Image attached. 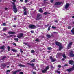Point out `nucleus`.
<instances>
[{"instance_id": "72a5a7b5", "label": "nucleus", "mask_w": 74, "mask_h": 74, "mask_svg": "<svg viewBox=\"0 0 74 74\" xmlns=\"http://www.w3.org/2000/svg\"><path fill=\"white\" fill-rule=\"evenodd\" d=\"M8 29H7L6 28H4L3 29V32L4 31H5V30H8Z\"/></svg>"}, {"instance_id": "680f3d73", "label": "nucleus", "mask_w": 74, "mask_h": 74, "mask_svg": "<svg viewBox=\"0 0 74 74\" xmlns=\"http://www.w3.org/2000/svg\"><path fill=\"white\" fill-rule=\"evenodd\" d=\"M5 9V10H8V8H7V7H6Z\"/></svg>"}, {"instance_id": "864d4df0", "label": "nucleus", "mask_w": 74, "mask_h": 74, "mask_svg": "<svg viewBox=\"0 0 74 74\" xmlns=\"http://www.w3.org/2000/svg\"><path fill=\"white\" fill-rule=\"evenodd\" d=\"M13 27H16V25H13Z\"/></svg>"}, {"instance_id": "052dcab7", "label": "nucleus", "mask_w": 74, "mask_h": 74, "mask_svg": "<svg viewBox=\"0 0 74 74\" xmlns=\"http://www.w3.org/2000/svg\"><path fill=\"white\" fill-rule=\"evenodd\" d=\"M62 60L64 61V60H65V59L64 58H62Z\"/></svg>"}, {"instance_id": "5fc2aeb1", "label": "nucleus", "mask_w": 74, "mask_h": 74, "mask_svg": "<svg viewBox=\"0 0 74 74\" xmlns=\"http://www.w3.org/2000/svg\"><path fill=\"white\" fill-rule=\"evenodd\" d=\"M13 45H15V46H16V43H13Z\"/></svg>"}, {"instance_id": "4c0bfd02", "label": "nucleus", "mask_w": 74, "mask_h": 74, "mask_svg": "<svg viewBox=\"0 0 74 74\" xmlns=\"http://www.w3.org/2000/svg\"><path fill=\"white\" fill-rule=\"evenodd\" d=\"M52 29H56V27H54L53 26H52L51 27Z\"/></svg>"}, {"instance_id": "ddd939ff", "label": "nucleus", "mask_w": 74, "mask_h": 74, "mask_svg": "<svg viewBox=\"0 0 74 74\" xmlns=\"http://www.w3.org/2000/svg\"><path fill=\"white\" fill-rule=\"evenodd\" d=\"M27 64H28L29 65H30V66H32V67H34V64L33 63L30 64V63H27Z\"/></svg>"}, {"instance_id": "e433bc0d", "label": "nucleus", "mask_w": 74, "mask_h": 74, "mask_svg": "<svg viewBox=\"0 0 74 74\" xmlns=\"http://www.w3.org/2000/svg\"><path fill=\"white\" fill-rule=\"evenodd\" d=\"M6 72L7 73H10L11 72V70H8L6 71Z\"/></svg>"}, {"instance_id": "39448f33", "label": "nucleus", "mask_w": 74, "mask_h": 74, "mask_svg": "<svg viewBox=\"0 0 74 74\" xmlns=\"http://www.w3.org/2000/svg\"><path fill=\"white\" fill-rule=\"evenodd\" d=\"M62 4V2H56L54 4V5H60Z\"/></svg>"}, {"instance_id": "0e129e2a", "label": "nucleus", "mask_w": 74, "mask_h": 74, "mask_svg": "<svg viewBox=\"0 0 74 74\" xmlns=\"http://www.w3.org/2000/svg\"><path fill=\"white\" fill-rule=\"evenodd\" d=\"M27 46H28V47H30V45H27Z\"/></svg>"}, {"instance_id": "603ef678", "label": "nucleus", "mask_w": 74, "mask_h": 74, "mask_svg": "<svg viewBox=\"0 0 74 74\" xmlns=\"http://www.w3.org/2000/svg\"><path fill=\"white\" fill-rule=\"evenodd\" d=\"M28 1V0H25V3H27Z\"/></svg>"}, {"instance_id": "c85d7f7f", "label": "nucleus", "mask_w": 74, "mask_h": 74, "mask_svg": "<svg viewBox=\"0 0 74 74\" xmlns=\"http://www.w3.org/2000/svg\"><path fill=\"white\" fill-rule=\"evenodd\" d=\"M6 58V56L3 57L1 59L2 60H4V59H5Z\"/></svg>"}, {"instance_id": "9d476101", "label": "nucleus", "mask_w": 74, "mask_h": 74, "mask_svg": "<svg viewBox=\"0 0 74 74\" xmlns=\"http://www.w3.org/2000/svg\"><path fill=\"white\" fill-rule=\"evenodd\" d=\"M12 3L13 4V9H17V8H16V7L15 5V3L12 2Z\"/></svg>"}, {"instance_id": "473e14b6", "label": "nucleus", "mask_w": 74, "mask_h": 74, "mask_svg": "<svg viewBox=\"0 0 74 74\" xmlns=\"http://www.w3.org/2000/svg\"><path fill=\"white\" fill-rule=\"evenodd\" d=\"M24 15H27V12L26 11H24Z\"/></svg>"}, {"instance_id": "f8f14e48", "label": "nucleus", "mask_w": 74, "mask_h": 74, "mask_svg": "<svg viewBox=\"0 0 74 74\" xmlns=\"http://www.w3.org/2000/svg\"><path fill=\"white\" fill-rule=\"evenodd\" d=\"M69 63L71 65H73L74 64V61L73 60H70L69 61Z\"/></svg>"}, {"instance_id": "aec40b11", "label": "nucleus", "mask_w": 74, "mask_h": 74, "mask_svg": "<svg viewBox=\"0 0 74 74\" xmlns=\"http://www.w3.org/2000/svg\"><path fill=\"white\" fill-rule=\"evenodd\" d=\"M62 56H63V57L64 58V59H66L67 58V56H66V55H65V54L64 53L62 55Z\"/></svg>"}, {"instance_id": "2eb2a0df", "label": "nucleus", "mask_w": 74, "mask_h": 74, "mask_svg": "<svg viewBox=\"0 0 74 74\" xmlns=\"http://www.w3.org/2000/svg\"><path fill=\"white\" fill-rule=\"evenodd\" d=\"M19 71H21V70H17L15 71H14L13 72V74H16V72H19Z\"/></svg>"}, {"instance_id": "a19ab883", "label": "nucleus", "mask_w": 74, "mask_h": 74, "mask_svg": "<svg viewBox=\"0 0 74 74\" xmlns=\"http://www.w3.org/2000/svg\"><path fill=\"white\" fill-rule=\"evenodd\" d=\"M71 28V27L70 26H69L68 27V29H70Z\"/></svg>"}, {"instance_id": "cd10ccee", "label": "nucleus", "mask_w": 74, "mask_h": 74, "mask_svg": "<svg viewBox=\"0 0 74 74\" xmlns=\"http://www.w3.org/2000/svg\"><path fill=\"white\" fill-rule=\"evenodd\" d=\"M34 52H35V51H34V50H32L31 51V53H34Z\"/></svg>"}, {"instance_id": "8fccbe9b", "label": "nucleus", "mask_w": 74, "mask_h": 74, "mask_svg": "<svg viewBox=\"0 0 74 74\" xmlns=\"http://www.w3.org/2000/svg\"><path fill=\"white\" fill-rule=\"evenodd\" d=\"M33 74H36V72H33L32 73Z\"/></svg>"}, {"instance_id": "c756f323", "label": "nucleus", "mask_w": 74, "mask_h": 74, "mask_svg": "<svg viewBox=\"0 0 74 74\" xmlns=\"http://www.w3.org/2000/svg\"><path fill=\"white\" fill-rule=\"evenodd\" d=\"M48 14V12H45L43 13V15H47Z\"/></svg>"}, {"instance_id": "1a4fd4ad", "label": "nucleus", "mask_w": 74, "mask_h": 74, "mask_svg": "<svg viewBox=\"0 0 74 74\" xmlns=\"http://www.w3.org/2000/svg\"><path fill=\"white\" fill-rule=\"evenodd\" d=\"M70 5V4L69 3H66V5L65 6V8L66 10H67L69 7V6Z\"/></svg>"}, {"instance_id": "de8ad7c7", "label": "nucleus", "mask_w": 74, "mask_h": 74, "mask_svg": "<svg viewBox=\"0 0 74 74\" xmlns=\"http://www.w3.org/2000/svg\"><path fill=\"white\" fill-rule=\"evenodd\" d=\"M30 32L31 33H34V31H31Z\"/></svg>"}, {"instance_id": "f704fd0d", "label": "nucleus", "mask_w": 74, "mask_h": 74, "mask_svg": "<svg viewBox=\"0 0 74 74\" xmlns=\"http://www.w3.org/2000/svg\"><path fill=\"white\" fill-rule=\"evenodd\" d=\"M14 40H15V41H19V39H18V38H15L14 39Z\"/></svg>"}, {"instance_id": "2f4dec72", "label": "nucleus", "mask_w": 74, "mask_h": 74, "mask_svg": "<svg viewBox=\"0 0 74 74\" xmlns=\"http://www.w3.org/2000/svg\"><path fill=\"white\" fill-rule=\"evenodd\" d=\"M36 60V59L35 58H34L33 59V60H32L31 61V62H35V61Z\"/></svg>"}, {"instance_id": "6e6552de", "label": "nucleus", "mask_w": 74, "mask_h": 74, "mask_svg": "<svg viewBox=\"0 0 74 74\" xmlns=\"http://www.w3.org/2000/svg\"><path fill=\"white\" fill-rule=\"evenodd\" d=\"M73 42H70L68 45L67 46V48L68 49H69L71 48V45H72Z\"/></svg>"}, {"instance_id": "e2e57ef3", "label": "nucleus", "mask_w": 74, "mask_h": 74, "mask_svg": "<svg viewBox=\"0 0 74 74\" xmlns=\"http://www.w3.org/2000/svg\"><path fill=\"white\" fill-rule=\"evenodd\" d=\"M47 52L49 53H51V51H47Z\"/></svg>"}, {"instance_id": "37998d69", "label": "nucleus", "mask_w": 74, "mask_h": 74, "mask_svg": "<svg viewBox=\"0 0 74 74\" xmlns=\"http://www.w3.org/2000/svg\"><path fill=\"white\" fill-rule=\"evenodd\" d=\"M20 52H21V53H23V51H22V49H20Z\"/></svg>"}, {"instance_id": "423d86ee", "label": "nucleus", "mask_w": 74, "mask_h": 74, "mask_svg": "<svg viewBox=\"0 0 74 74\" xmlns=\"http://www.w3.org/2000/svg\"><path fill=\"white\" fill-rule=\"evenodd\" d=\"M49 59H51V62H54L55 61H56V59L55 58H53V57L52 56H51L49 57Z\"/></svg>"}, {"instance_id": "7ed1b4c3", "label": "nucleus", "mask_w": 74, "mask_h": 74, "mask_svg": "<svg viewBox=\"0 0 74 74\" xmlns=\"http://www.w3.org/2000/svg\"><path fill=\"white\" fill-rule=\"evenodd\" d=\"M49 69V66H47L44 70H42V73H46L47 71Z\"/></svg>"}, {"instance_id": "6ab92c4d", "label": "nucleus", "mask_w": 74, "mask_h": 74, "mask_svg": "<svg viewBox=\"0 0 74 74\" xmlns=\"http://www.w3.org/2000/svg\"><path fill=\"white\" fill-rule=\"evenodd\" d=\"M22 8H23V9L24 10H23L24 11H26L27 8L26 6L23 7H22Z\"/></svg>"}, {"instance_id": "0eeeda50", "label": "nucleus", "mask_w": 74, "mask_h": 74, "mask_svg": "<svg viewBox=\"0 0 74 74\" xmlns=\"http://www.w3.org/2000/svg\"><path fill=\"white\" fill-rule=\"evenodd\" d=\"M23 36V33H20L18 35H17V37L18 38L20 39H21V37H22Z\"/></svg>"}, {"instance_id": "79ce46f5", "label": "nucleus", "mask_w": 74, "mask_h": 74, "mask_svg": "<svg viewBox=\"0 0 74 74\" xmlns=\"http://www.w3.org/2000/svg\"><path fill=\"white\" fill-rule=\"evenodd\" d=\"M35 41H37V42H39V40L38 39H37L35 40Z\"/></svg>"}, {"instance_id": "a18cd8bd", "label": "nucleus", "mask_w": 74, "mask_h": 74, "mask_svg": "<svg viewBox=\"0 0 74 74\" xmlns=\"http://www.w3.org/2000/svg\"><path fill=\"white\" fill-rule=\"evenodd\" d=\"M53 1H54V0H50V2L51 3H52Z\"/></svg>"}, {"instance_id": "c03bdc74", "label": "nucleus", "mask_w": 74, "mask_h": 74, "mask_svg": "<svg viewBox=\"0 0 74 74\" xmlns=\"http://www.w3.org/2000/svg\"><path fill=\"white\" fill-rule=\"evenodd\" d=\"M5 24H6V23H4L3 24V26H6V25Z\"/></svg>"}, {"instance_id": "c9c22d12", "label": "nucleus", "mask_w": 74, "mask_h": 74, "mask_svg": "<svg viewBox=\"0 0 74 74\" xmlns=\"http://www.w3.org/2000/svg\"><path fill=\"white\" fill-rule=\"evenodd\" d=\"M71 32L72 33H73V34H74V29H72V30H71Z\"/></svg>"}, {"instance_id": "13d9d810", "label": "nucleus", "mask_w": 74, "mask_h": 74, "mask_svg": "<svg viewBox=\"0 0 74 74\" xmlns=\"http://www.w3.org/2000/svg\"><path fill=\"white\" fill-rule=\"evenodd\" d=\"M23 44H25V45H27V43H25V42H24L23 43Z\"/></svg>"}, {"instance_id": "69168bd1", "label": "nucleus", "mask_w": 74, "mask_h": 74, "mask_svg": "<svg viewBox=\"0 0 74 74\" xmlns=\"http://www.w3.org/2000/svg\"><path fill=\"white\" fill-rule=\"evenodd\" d=\"M10 37H12V35H10Z\"/></svg>"}, {"instance_id": "774afa93", "label": "nucleus", "mask_w": 74, "mask_h": 74, "mask_svg": "<svg viewBox=\"0 0 74 74\" xmlns=\"http://www.w3.org/2000/svg\"><path fill=\"white\" fill-rule=\"evenodd\" d=\"M21 2H23V0H20Z\"/></svg>"}, {"instance_id": "412c9836", "label": "nucleus", "mask_w": 74, "mask_h": 74, "mask_svg": "<svg viewBox=\"0 0 74 74\" xmlns=\"http://www.w3.org/2000/svg\"><path fill=\"white\" fill-rule=\"evenodd\" d=\"M11 51H13L14 52H18V51H17V50L13 49H11Z\"/></svg>"}, {"instance_id": "f03ea898", "label": "nucleus", "mask_w": 74, "mask_h": 74, "mask_svg": "<svg viewBox=\"0 0 74 74\" xmlns=\"http://www.w3.org/2000/svg\"><path fill=\"white\" fill-rule=\"evenodd\" d=\"M28 27L30 28V29H34L37 27V26L33 24H30L29 25Z\"/></svg>"}, {"instance_id": "338daca9", "label": "nucleus", "mask_w": 74, "mask_h": 74, "mask_svg": "<svg viewBox=\"0 0 74 74\" xmlns=\"http://www.w3.org/2000/svg\"><path fill=\"white\" fill-rule=\"evenodd\" d=\"M55 22H58V20H55Z\"/></svg>"}, {"instance_id": "393cba45", "label": "nucleus", "mask_w": 74, "mask_h": 74, "mask_svg": "<svg viewBox=\"0 0 74 74\" xmlns=\"http://www.w3.org/2000/svg\"><path fill=\"white\" fill-rule=\"evenodd\" d=\"M55 73H57L58 74H60V72L58 71V70H56V71Z\"/></svg>"}, {"instance_id": "58836bf2", "label": "nucleus", "mask_w": 74, "mask_h": 74, "mask_svg": "<svg viewBox=\"0 0 74 74\" xmlns=\"http://www.w3.org/2000/svg\"><path fill=\"white\" fill-rule=\"evenodd\" d=\"M57 55H58V56H61L62 53H58L57 54Z\"/></svg>"}, {"instance_id": "4468645a", "label": "nucleus", "mask_w": 74, "mask_h": 74, "mask_svg": "<svg viewBox=\"0 0 74 74\" xmlns=\"http://www.w3.org/2000/svg\"><path fill=\"white\" fill-rule=\"evenodd\" d=\"M1 65L2 67H3V68H5V67L7 66V65L5 64V63L1 64Z\"/></svg>"}, {"instance_id": "f257e3e1", "label": "nucleus", "mask_w": 74, "mask_h": 74, "mask_svg": "<svg viewBox=\"0 0 74 74\" xmlns=\"http://www.w3.org/2000/svg\"><path fill=\"white\" fill-rule=\"evenodd\" d=\"M55 44L57 46H59V51H61L62 49H63V46L62 45V44L60 42L57 41L56 42Z\"/></svg>"}, {"instance_id": "09e8293b", "label": "nucleus", "mask_w": 74, "mask_h": 74, "mask_svg": "<svg viewBox=\"0 0 74 74\" xmlns=\"http://www.w3.org/2000/svg\"><path fill=\"white\" fill-rule=\"evenodd\" d=\"M58 67H59V68H60L61 67V65H59L58 66Z\"/></svg>"}, {"instance_id": "bf43d9fd", "label": "nucleus", "mask_w": 74, "mask_h": 74, "mask_svg": "<svg viewBox=\"0 0 74 74\" xmlns=\"http://www.w3.org/2000/svg\"><path fill=\"white\" fill-rule=\"evenodd\" d=\"M6 37L7 38H10V36H7Z\"/></svg>"}, {"instance_id": "f3484780", "label": "nucleus", "mask_w": 74, "mask_h": 74, "mask_svg": "<svg viewBox=\"0 0 74 74\" xmlns=\"http://www.w3.org/2000/svg\"><path fill=\"white\" fill-rule=\"evenodd\" d=\"M8 34H15V32H12L11 31H9L8 32Z\"/></svg>"}, {"instance_id": "b1692460", "label": "nucleus", "mask_w": 74, "mask_h": 74, "mask_svg": "<svg viewBox=\"0 0 74 74\" xmlns=\"http://www.w3.org/2000/svg\"><path fill=\"white\" fill-rule=\"evenodd\" d=\"M51 25H49V27L48 28V31H49V30H51Z\"/></svg>"}, {"instance_id": "9b49d317", "label": "nucleus", "mask_w": 74, "mask_h": 74, "mask_svg": "<svg viewBox=\"0 0 74 74\" xmlns=\"http://www.w3.org/2000/svg\"><path fill=\"white\" fill-rule=\"evenodd\" d=\"M73 51H71L70 53V56L71 57H74V54H73Z\"/></svg>"}, {"instance_id": "5701e85b", "label": "nucleus", "mask_w": 74, "mask_h": 74, "mask_svg": "<svg viewBox=\"0 0 74 74\" xmlns=\"http://www.w3.org/2000/svg\"><path fill=\"white\" fill-rule=\"evenodd\" d=\"M13 11L14 13H16L18 11H17V9L13 10Z\"/></svg>"}, {"instance_id": "7c9ffc66", "label": "nucleus", "mask_w": 74, "mask_h": 74, "mask_svg": "<svg viewBox=\"0 0 74 74\" xmlns=\"http://www.w3.org/2000/svg\"><path fill=\"white\" fill-rule=\"evenodd\" d=\"M8 48V51H10V46H8L7 47Z\"/></svg>"}, {"instance_id": "49530a36", "label": "nucleus", "mask_w": 74, "mask_h": 74, "mask_svg": "<svg viewBox=\"0 0 74 74\" xmlns=\"http://www.w3.org/2000/svg\"><path fill=\"white\" fill-rule=\"evenodd\" d=\"M64 67H66V66H68V65H67V64H65L64 65Z\"/></svg>"}, {"instance_id": "20e7f679", "label": "nucleus", "mask_w": 74, "mask_h": 74, "mask_svg": "<svg viewBox=\"0 0 74 74\" xmlns=\"http://www.w3.org/2000/svg\"><path fill=\"white\" fill-rule=\"evenodd\" d=\"M41 18H42V16L41 14H38L37 15L36 20H40L41 19Z\"/></svg>"}, {"instance_id": "dca6fc26", "label": "nucleus", "mask_w": 74, "mask_h": 74, "mask_svg": "<svg viewBox=\"0 0 74 74\" xmlns=\"http://www.w3.org/2000/svg\"><path fill=\"white\" fill-rule=\"evenodd\" d=\"M18 66L19 67H26V65H23L21 64H19V65H18Z\"/></svg>"}, {"instance_id": "4d7b16f0", "label": "nucleus", "mask_w": 74, "mask_h": 74, "mask_svg": "<svg viewBox=\"0 0 74 74\" xmlns=\"http://www.w3.org/2000/svg\"><path fill=\"white\" fill-rule=\"evenodd\" d=\"M51 36L52 37H54V35L53 34H52Z\"/></svg>"}, {"instance_id": "4be33fe9", "label": "nucleus", "mask_w": 74, "mask_h": 74, "mask_svg": "<svg viewBox=\"0 0 74 74\" xmlns=\"http://www.w3.org/2000/svg\"><path fill=\"white\" fill-rule=\"evenodd\" d=\"M46 36L47 37V38H51V35L48 34L46 35Z\"/></svg>"}, {"instance_id": "ea45409f", "label": "nucleus", "mask_w": 74, "mask_h": 74, "mask_svg": "<svg viewBox=\"0 0 74 74\" xmlns=\"http://www.w3.org/2000/svg\"><path fill=\"white\" fill-rule=\"evenodd\" d=\"M49 25V24H47V25H46L45 26V28H47V27H48V26Z\"/></svg>"}, {"instance_id": "a211bd4d", "label": "nucleus", "mask_w": 74, "mask_h": 74, "mask_svg": "<svg viewBox=\"0 0 74 74\" xmlns=\"http://www.w3.org/2000/svg\"><path fill=\"white\" fill-rule=\"evenodd\" d=\"M39 12H41V13H42V12H43V10H42V9H41V8H40L39 10Z\"/></svg>"}, {"instance_id": "6e6d98bb", "label": "nucleus", "mask_w": 74, "mask_h": 74, "mask_svg": "<svg viewBox=\"0 0 74 74\" xmlns=\"http://www.w3.org/2000/svg\"><path fill=\"white\" fill-rule=\"evenodd\" d=\"M12 1L13 2H16V0H12Z\"/></svg>"}, {"instance_id": "a878e982", "label": "nucleus", "mask_w": 74, "mask_h": 74, "mask_svg": "<svg viewBox=\"0 0 74 74\" xmlns=\"http://www.w3.org/2000/svg\"><path fill=\"white\" fill-rule=\"evenodd\" d=\"M0 49H3L4 50V46H3L0 47Z\"/></svg>"}, {"instance_id": "bb28decb", "label": "nucleus", "mask_w": 74, "mask_h": 74, "mask_svg": "<svg viewBox=\"0 0 74 74\" xmlns=\"http://www.w3.org/2000/svg\"><path fill=\"white\" fill-rule=\"evenodd\" d=\"M47 49L48 50H52V48L50 47H49L47 48Z\"/></svg>"}, {"instance_id": "3c124183", "label": "nucleus", "mask_w": 74, "mask_h": 74, "mask_svg": "<svg viewBox=\"0 0 74 74\" xmlns=\"http://www.w3.org/2000/svg\"><path fill=\"white\" fill-rule=\"evenodd\" d=\"M20 74H23V72H21L19 73Z\"/></svg>"}]
</instances>
